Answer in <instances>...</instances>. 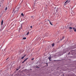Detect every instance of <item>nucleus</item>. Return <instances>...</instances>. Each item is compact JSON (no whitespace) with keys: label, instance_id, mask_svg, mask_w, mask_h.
I'll list each match as a JSON object with an SVG mask.
<instances>
[{"label":"nucleus","instance_id":"nucleus-9","mask_svg":"<svg viewBox=\"0 0 76 76\" xmlns=\"http://www.w3.org/2000/svg\"><path fill=\"white\" fill-rule=\"evenodd\" d=\"M23 39H26V37H24L23 38Z\"/></svg>","mask_w":76,"mask_h":76},{"label":"nucleus","instance_id":"nucleus-11","mask_svg":"<svg viewBox=\"0 0 76 76\" xmlns=\"http://www.w3.org/2000/svg\"><path fill=\"white\" fill-rule=\"evenodd\" d=\"M5 10L6 11V10H7V7H6L5 9Z\"/></svg>","mask_w":76,"mask_h":76},{"label":"nucleus","instance_id":"nucleus-15","mask_svg":"<svg viewBox=\"0 0 76 76\" xmlns=\"http://www.w3.org/2000/svg\"><path fill=\"white\" fill-rule=\"evenodd\" d=\"M34 60V58H33L31 59V60Z\"/></svg>","mask_w":76,"mask_h":76},{"label":"nucleus","instance_id":"nucleus-1","mask_svg":"<svg viewBox=\"0 0 76 76\" xmlns=\"http://www.w3.org/2000/svg\"><path fill=\"white\" fill-rule=\"evenodd\" d=\"M70 1L66 0V1L65 2L64 5L66 6L67 4H68V3H69Z\"/></svg>","mask_w":76,"mask_h":76},{"label":"nucleus","instance_id":"nucleus-24","mask_svg":"<svg viewBox=\"0 0 76 76\" xmlns=\"http://www.w3.org/2000/svg\"><path fill=\"white\" fill-rule=\"evenodd\" d=\"M69 54H70V52L68 54L69 55Z\"/></svg>","mask_w":76,"mask_h":76},{"label":"nucleus","instance_id":"nucleus-29","mask_svg":"<svg viewBox=\"0 0 76 76\" xmlns=\"http://www.w3.org/2000/svg\"><path fill=\"white\" fill-rule=\"evenodd\" d=\"M1 6V5H0V7Z\"/></svg>","mask_w":76,"mask_h":76},{"label":"nucleus","instance_id":"nucleus-25","mask_svg":"<svg viewBox=\"0 0 76 76\" xmlns=\"http://www.w3.org/2000/svg\"><path fill=\"white\" fill-rule=\"evenodd\" d=\"M16 11H18V10H17Z\"/></svg>","mask_w":76,"mask_h":76},{"label":"nucleus","instance_id":"nucleus-7","mask_svg":"<svg viewBox=\"0 0 76 76\" xmlns=\"http://www.w3.org/2000/svg\"><path fill=\"white\" fill-rule=\"evenodd\" d=\"M29 31L26 34L27 35H29Z\"/></svg>","mask_w":76,"mask_h":76},{"label":"nucleus","instance_id":"nucleus-20","mask_svg":"<svg viewBox=\"0 0 76 76\" xmlns=\"http://www.w3.org/2000/svg\"><path fill=\"white\" fill-rule=\"evenodd\" d=\"M19 69H16V71H18V70H19Z\"/></svg>","mask_w":76,"mask_h":76},{"label":"nucleus","instance_id":"nucleus-19","mask_svg":"<svg viewBox=\"0 0 76 76\" xmlns=\"http://www.w3.org/2000/svg\"><path fill=\"white\" fill-rule=\"evenodd\" d=\"M37 1H38V0H35V2H36Z\"/></svg>","mask_w":76,"mask_h":76},{"label":"nucleus","instance_id":"nucleus-30","mask_svg":"<svg viewBox=\"0 0 76 76\" xmlns=\"http://www.w3.org/2000/svg\"><path fill=\"white\" fill-rule=\"evenodd\" d=\"M31 18H32V17L31 16Z\"/></svg>","mask_w":76,"mask_h":76},{"label":"nucleus","instance_id":"nucleus-27","mask_svg":"<svg viewBox=\"0 0 76 76\" xmlns=\"http://www.w3.org/2000/svg\"><path fill=\"white\" fill-rule=\"evenodd\" d=\"M21 27H22V25L21 26Z\"/></svg>","mask_w":76,"mask_h":76},{"label":"nucleus","instance_id":"nucleus-12","mask_svg":"<svg viewBox=\"0 0 76 76\" xmlns=\"http://www.w3.org/2000/svg\"><path fill=\"white\" fill-rule=\"evenodd\" d=\"M69 29H72V27H69Z\"/></svg>","mask_w":76,"mask_h":76},{"label":"nucleus","instance_id":"nucleus-22","mask_svg":"<svg viewBox=\"0 0 76 76\" xmlns=\"http://www.w3.org/2000/svg\"><path fill=\"white\" fill-rule=\"evenodd\" d=\"M48 21H49V22H50V20H48Z\"/></svg>","mask_w":76,"mask_h":76},{"label":"nucleus","instance_id":"nucleus-10","mask_svg":"<svg viewBox=\"0 0 76 76\" xmlns=\"http://www.w3.org/2000/svg\"><path fill=\"white\" fill-rule=\"evenodd\" d=\"M73 13H72V15H75V12H73Z\"/></svg>","mask_w":76,"mask_h":76},{"label":"nucleus","instance_id":"nucleus-13","mask_svg":"<svg viewBox=\"0 0 76 76\" xmlns=\"http://www.w3.org/2000/svg\"><path fill=\"white\" fill-rule=\"evenodd\" d=\"M50 25H53V24L52 23H51V22H50Z\"/></svg>","mask_w":76,"mask_h":76},{"label":"nucleus","instance_id":"nucleus-2","mask_svg":"<svg viewBox=\"0 0 76 76\" xmlns=\"http://www.w3.org/2000/svg\"><path fill=\"white\" fill-rule=\"evenodd\" d=\"M73 28V30H74L75 32H76V29L75 28L72 27Z\"/></svg>","mask_w":76,"mask_h":76},{"label":"nucleus","instance_id":"nucleus-3","mask_svg":"<svg viewBox=\"0 0 76 76\" xmlns=\"http://www.w3.org/2000/svg\"><path fill=\"white\" fill-rule=\"evenodd\" d=\"M21 16H22V17H23H23H24V15H23V13H21Z\"/></svg>","mask_w":76,"mask_h":76},{"label":"nucleus","instance_id":"nucleus-16","mask_svg":"<svg viewBox=\"0 0 76 76\" xmlns=\"http://www.w3.org/2000/svg\"><path fill=\"white\" fill-rule=\"evenodd\" d=\"M30 28H32V26H30Z\"/></svg>","mask_w":76,"mask_h":76},{"label":"nucleus","instance_id":"nucleus-14","mask_svg":"<svg viewBox=\"0 0 76 76\" xmlns=\"http://www.w3.org/2000/svg\"><path fill=\"white\" fill-rule=\"evenodd\" d=\"M24 57H24V56L22 57H21V59H23V58H24Z\"/></svg>","mask_w":76,"mask_h":76},{"label":"nucleus","instance_id":"nucleus-26","mask_svg":"<svg viewBox=\"0 0 76 76\" xmlns=\"http://www.w3.org/2000/svg\"><path fill=\"white\" fill-rule=\"evenodd\" d=\"M20 66L19 67V68H20Z\"/></svg>","mask_w":76,"mask_h":76},{"label":"nucleus","instance_id":"nucleus-21","mask_svg":"<svg viewBox=\"0 0 76 76\" xmlns=\"http://www.w3.org/2000/svg\"><path fill=\"white\" fill-rule=\"evenodd\" d=\"M24 62H25V61H24L22 62V63H24Z\"/></svg>","mask_w":76,"mask_h":76},{"label":"nucleus","instance_id":"nucleus-6","mask_svg":"<svg viewBox=\"0 0 76 76\" xmlns=\"http://www.w3.org/2000/svg\"><path fill=\"white\" fill-rule=\"evenodd\" d=\"M27 59H28V58H26L24 60V61H26V60Z\"/></svg>","mask_w":76,"mask_h":76},{"label":"nucleus","instance_id":"nucleus-17","mask_svg":"<svg viewBox=\"0 0 76 76\" xmlns=\"http://www.w3.org/2000/svg\"><path fill=\"white\" fill-rule=\"evenodd\" d=\"M26 56V55H24L23 57H25V56Z\"/></svg>","mask_w":76,"mask_h":76},{"label":"nucleus","instance_id":"nucleus-5","mask_svg":"<svg viewBox=\"0 0 76 76\" xmlns=\"http://www.w3.org/2000/svg\"><path fill=\"white\" fill-rule=\"evenodd\" d=\"M3 20H2L1 22V25H3Z\"/></svg>","mask_w":76,"mask_h":76},{"label":"nucleus","instance_id":"nucleus-28","mask_svg":"<svg viewBox=\"0 0 76 76\" xmlns=\"http://www.w3.org/2000/svg\"><path fill=\"white\" fill-rule=\"evenodd\" d=\"M1 18V16H0V18Z\"/></svg>","mask_w":76,"mask_h":76},{"label":"nucleus","instance_id":"nucleus-4","mask_svg":"<svg viewBox=\"0 0 76 76\" xmlns=\"http://www.w3.org/2000/svg\"><path fill=\"white\" fill-rule=\"evenodd\" d=\"M51 56H49L48 57V59L50 61V60H51Z\"/></svg>","mask_w":76,"mask_h":76},{"label":"nucleus","instance_id":"nucleus-23","mask_svg":"<svg viewBox=\"0 0 76 76\" xmlns=\"http://www.w3.org/2000/svg\"><path fill=\"white\" fill-rule=\"evenodd\" d=\"M9 58H8L7 59H6V60H7V59H8Z\"/></svg>","mask_w":76,"mask_h":76},{"label":"nucleus","instance_id":"nucleus-8","mask_svg":"<svg viewBox=\"0 0 76 76\" xmlns=\"http://www.w3.org/2000/svg\"><path fill=\"white\" fill-rule=\"evenodd\" d=\"M52 47H54V43H53L52 44Z\"/></svg>","mask_w":76,"mask_h":76},{"label":"nucleus","instance_id":"nucleus-18","mask_svg":"<svg viewBox=\"0 0 76 76\" xmlns=\"http://www.w3.org/2000/svg\"><path fill=\"white\" fill-rule=\"evenodd\" d=\"M64 37H62V39H64Z\"/></svg>","mask_w":76,"mask_h":76}]
</instances>
